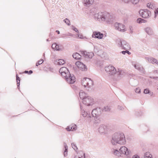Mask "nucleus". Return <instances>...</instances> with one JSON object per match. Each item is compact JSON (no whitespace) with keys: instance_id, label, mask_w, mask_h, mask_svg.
Listing matches in <instances>:
<instances>
[{"instance_id":"obj_1","label":"nucleus","mask_w":158,"mask_h":158,"mask_svg":"<svg viewBox=\"0 0 158 158\" xmlns=\"http://www.w3.org/2000/svg\"><path fill=\"white\" fill-rule=\"evenodd\" d=\"M111 142L113 145H116L117 144H125L126 140L124 133L121 132L114 133L112 135Z\"/></svg>"},{"instance_id":"obj_2","label":"nucleus","mask_w":158,"mask_h":158,"mask_svg":"<svg viewBox=\"0 0 158 158\" xmlns=\"http://www.w3.org/2000/svg\"><path fill=\"white\" fill-rule=\"evenodd\" d=\"M106 74L110 78H112L114 77H117L123 75L124 72L120 70H105Z\"/></svg>"},{"instance_id":"obj_3","label":"nucleus","mask_w":158,"mask_h":158,"mask_svg":"<svg viewBox=\"0 0 158 158\" xmlns=\"http://www.w3.org/2000/svg\"><path fill=\"white\" fill-rule=\"evenodd\" d=\"M101 111L100 108H96L93 110L92 111V115L93 117L95 118L94 123H99L101 120L100 115Z\"/></svg>"},{"instance_id":"obj_4","label":"nucleus","mask_w":158,"mask_h":158,"mask_svg":"<svg viewBox=\"0 0 158 158\" xmlns=\"http://www.w3.org/2000/svg\"><path fill=\"white\" fill-rule=\"evenodd\" d=\"M81 83L82 85L88 90L93 85V81L88 78H84L81 81Z\"/></svg>"},{"instance_id":"obj_5","label":"nucleus","mask_w":158,"mask_h":158,"mask_svg":"<svg viewBox=\"0 0 158 158\" xmlns=\"http://www.w3.org/2000/svg\"><path fill=\"white\" fill-rule=\"evenodd\" d=\"M100 18L102 19V22L106 21L109 22L112 18V16L110 14L104 12H100Z\"/></svg>"},{"instance_id":"obj_6","label":"nucleus","mask_w":158,"mask_h":158,"mask_svg":"<svg viewBox=\"0 0 158 158\" xmlns=\"http://www.w3.org/2000/svg\"><path fill=\"white\" fill-rule=\"evenodd\" d=\"M83 103L87 106L92 105L94 103V100L90 96H87L83 98Z\"/></svg>"},{"instance_id":"obj_7","label":"nucleus","mask_w":158,"mask_h":158,"mask_svg":"<svg viewBox=\"0 0 158 158\" xmlns=\"http://www.w3.org/2000/svg\"><path fill=\"white\" fill-rule=\"evenodd\" d=\"M139 14L143 18H148L151 15L150 11L147 9L141 10L139 11Z\"/></svg>"},{"instance_id":"obj_8","label":"nucleus","mask_w":158,"mask_h":158,"mask_svg":"<svg viewBox=\"0 0 158 158\" xmlns=\"http://www.w3.org/2000/svg\"><path fill=\"white\" fill-rule=\"evenodd\" d=\"M109 129L107 126L105 125H101L98 128V131L101 135H104L107 134L108 131Z\"/></svg>"},{"instance_id":"obj_9","label":"nucleus","mask_w":158,"mask_h":158,"mask_svg":"<svg viewBox=\"0 0 158 158\" xmlns=\"http://www.w3.org/2000/svg\"><path fill=\"white\" fill-rule=\"evenodd\" d=\"M115 29L121 32H124L126 31L125 26L122 24L116 23L114 24Z\"/></svg>"},{"instance_id":"obj_10","label":"nucleus","mask_w":158,"mask_h":158,"mask_svg":"<svg viewBox=\"0 0 158 158\" xmlns=\"http://www.w3.org/2000/svg\"><path fill=\"white\" fill-rule=\"evenodd\" d=\"M119 151L121 153V155L123 154L126 156H128L130 155L131 154L130 151L124 146L121 147L119 149Z\"/></svg>"},{"instance_id":"obj_11","label":"nucleus","mask_w":158,"mask_h":158,"mask_svg":"<svg viewBox=\"0 0 158 158\" xmlns=\"http://www.w3.org/2000/svg\"><path fill=\"white\" fill-rule=\"evenodd\" d=\"M103 34L99 32L96 31H94L93 33L92 36L93 38L102 39L103 36Z\"/></svg>"},{"instance_id":"obj_12","label":"nucleus","mask_w":158,"mask_h":158,"mask_svg":"<svg viewBox=\"0 0 158 158\" xmlns=\"http://www.w3.org/2000/svg\"><path fill=\"white\" fill-rule=\"evenodd\" d=\"M81 54L86 58L91 59L94 56V54L92 52H87L86 51L81 52Z\"/></svg>"},{"instance_id":"obj_13","label":"nucleus","mask_w":158,"mask_h":158,"mask_svg":"<svg viewBox=\"0 0 158 158\" xmlns=\"http://www.w3.org/2000/svg\"><path fill=\"white\" fill-rule=\"evenodd\" d=\"M145 58L148 63L158 65V60L152 57H146Z\"/></svg>"},{"instance_id":"obj_14","label":"nucleus","mask_w":158,"mask_h":158,"mask_svg":"<svg viewBox=\"0 0 158 158\" xmlns=\"http://www.w3.org/2000/svg\"><path fill=\"white\" fill-rule=\"evenodd\" d=\"M67 82L70 84H73L75 81V77L73 75L70 74L69 76L66 78Z\"/></svg>"},{"instance_id":"obj_15","label":"nucleus","mask_w":158,"mask_h":158,"mask_svg":"<svg viewBox=\"0 0 158 158\" xmlns=\"http://www.w3.org/2000/svg\"><path fill=\"white\" fill-rule=\"evenodd\" d=\"M59 72L61 73L63 77H64L65 79L70 74L69 70H65L64 71H63V70H59Z\"/></svg>"},{"instance_id":"obj_16","label":"nucleus","mask_w":158,"mask_h":158,"mask_svg":"<svg viewBox=\"0 0 158 158\" xmlns=\"http://www.w3.org/2000/svg\"><path fill=\"white\" fill-rule=\"evenodd\" d=\"M75 65L79 69H87L86 66L81 62L79 61L76 62L75 63Z\"/></svg>"},{"instance_id":"obj_17","label":"nucleus","mask_w":158,"mask_h":158,"mask_svg":"<svg viewBox=\"0 0 158 158\" xmlns=\"http://www.w3.org/2000/svg\"><path fill=\"white\" fill-rule=\"evenodd\" d=\"M122 46L121 48L124 50H128L130 49V46L129 44L125 41H123Z\"/></svg>"},{"instance_id":"obj_18","label":"nucleus","mask_w":158,"mask_h":158,"mask_svg":"<svg viewBox=\"0 0 158 158\" xmlns=\"http://www.w3.org/2000/svg\"><path fill=\"white\" fill-rule=\"evenodd\" d=\"M111 152L113 155L119 157L121 156V153L120 151H119L118 149H115L114 148L112 149L111 150Z\"/></svg>"},{"instance_id":"obj_19","label":"nucleus","mask_w":158,"mask_h":158,"mask_svg":"<svg viewBox=\"0 0 158 158\" xmlns=\"http://www.w3.org/2000/svg\"><path fill=\"white\" fill-rule=\"evenodd\" d=\"M81 113L82 115L84 117H87L89 121L90 122L92 121L91 117L90 114H88L87 112L84 110L82 111Z\"/></svg>"},{"instance_id":"obj_20","label":"nucleus","mask_w":158,"mask_h":158,"mask_svg":"<svg viewBox=\"0 0 158 158\" xmlns=\"http://www.w3.org/2000/svg\"><path fill=\"white\" fill-rule=\"evenodd\" d=\"M66 129L68 131H74L76 130L77 129V126L76 125H72L68 126L66 128Z\"/></svg>"},{"instance_id":"obj_21","label":"nucleus","mask_w":158,"mask_h":158,"mask_svg":"<svg viewBox=\"0 0 158 158\" xmlns=\"http://www.w3.org/2000/svg\"><path fill=\"white\" fill-rule=\"evenodd\" d=\"M94 0H83V2L85 5L89 6L93 3Z\"/></svg>"},{"instance_id":"obj_22","label":"nucleus","mask_w":158,"mask_h":158,"mask_svg":"<svg viewBox=\"0 0 158 158\" xmlns=\"http://www.w3.org/2000/svg\"><path fill=\"white\" fill-rule=\"evenodd\" d=\"M94 18L95 19L98 20L100 22H102V19L101 18H100V12L94 14Z\"/></svg>"},{"instance_id":"obj_23","label":"nucleus","mask_w":158,"mask_h":158,"mask_svg":"<svg viewBox=\"0 0 158 158\" xmlns=\"http://www.w3.org/2000/svg\"><path fill=\"white\" fill-rule=\"evenodd\" d=\"M145 31L149 35H152L153 32L152 29L150 27H147L145 29Z\"/></svg>"},{"instance_id":"obj_24","label":"nucleus","mask_w":158,"mask_h":158,"mask_svg":"<svg viewBox=\"0 0 158 158\" xmlns=\"http://www.w3.org/2000/svg\"><path fill=\"white\" fill-rule=\"evenodd\" d=\"M52 49L56 51H60L61 50V49L59 48V45L56 43L53 44H52Z\"/></svg>"},{"instance_id":"obj_25","label":"nucleus","mask_w":158,"mask_h":158,"mask_svg":"<svg viewBox=\"0 0 158 158\" xmlns=\"http://www.w3.org/2000/svg\"><path fill=\"white\" fill-rule=\"evenodd\" d=\"M103 65L102 62L99 60H97L95 63V66L99 68H102Z\"/></svg>"},{"instance_id":"obj_26","label":"nucleus","mask_w":158,"mask_h":158,"mask_svg":"<svg viewBox=\"0 0 158 158\" xmlns=\"http://www.w3.org/2000/svg\"><path fill=\"white\" fill-rule=\"evenodd\" d=\"M79 96L80 98L83 100V98L86 97V95L85 93L82 90H81L79 92Z\"/></svg>"},{"instance_id":"obj_27","label":"nucleus","mask_w":158,"mask_h":158,"mask_svg":"<svg viewBox=\"0 0 158 158\" xmlns=\"http://www.w3.org/2000/svg\"><path fill=\"white\" fill-rule=\"evenodd\" d=\"M73 56L75 59L79 60L81 58V56L79 53L76 52L73 53Z\"/></svg>"},{"instance_id":"obj_28","label":"nucleus","mask_w":158,"mask_h":158,"mask_svg":"<svg viewBox=\"0 0 158 158\" xmlns=\"http://www.w3.org/2000/svg\"><path fill=\"white\" fill-rule=\"evenodd\" d=\"M57 62V64L59 65H62L64 64L65 63V61L61 59L58 60Z\"/></svg>"},{"instance_id":"obj_29","label":"nucleus","mask_w":158,"mask_h":158,"mask_svg":"<svg viewBox=\"0 0 158 158\" xmlns=\"http://www.w3.org/2000/svg\"><path fill=\"white\" fill-rule=\"evenodd\" d=\"M122 42L123 41H122L121 40L119 39H117L116 40V43L118 47L120 48H121V46H122Z\"/></svg>"},{"instance_id":"obj_30","label":"nucleus","mask_w":158,"mask_h":158,"mask_svg":"<svg viewBox=\"0 0 158 158\" xmlns=\"http://www.w3.org/2000/svg\"><path fill=\"white\" fill-rule=\"evenodd\" d=\"M64 148H65V150L64 152V156H67V152H68V147L67 144L65 143H64Z\"/></svg>"},{"instance_id":"obj_31","label":"nucleus","mask_w":158,"mask_h":158,"mask_svg":"<svg viewBox=\"0 0 158 158\" xmlns=\"http://www.w3.org/2000/svg\"><path fill=\"white\" fill-rule=\"evenodd\" d=\"M147 6L149 8L152 9H153L154 7L153 3L152 2L148 3L147 4Z\"/></svg>"},{"instance_id":"obj_32","label":"nucleus","mask_w":158,"mask_h":158,"mask_svg":"<svg viewBox=\"0 0 158 158\" xmlns=\"http://www.w3.org/2000/svg\"><path fill=\"white\" fill-rule=\"evenodd\" d=\"M105 69H115V68L112 65L110 64L106 66Z\"/></svg>"},{"instance_id":"obj_33","label":"nucleus","mask_w":158,"mask_h":158,"mask_svg":"<svg viewBox=\"0 0 158 158\" xmlns=\"http://www.w3.org/2000/svg\"><path fill=\"white\" fill-rule=\"evenodd\" d=\"M16 80H17V85L18 87L19 86V83H20V78L19 77L18 75L17 74H16Z\"/></svg>"},{"instance_id":"obj_34","label":"nucleus","mask_w":158,"mask_h":158,"mask_svg":"<svg viewBox=\"0 0 158 158\" xmlns=\"http://www.w3.org/2000/svg\"><path fill=\"white\" fill-rule=\"evenodd\" d=\"M110 110V108L108 106H104V108L103 109V110L106 111H109Z\"/></svg>"},{"instance_id":"obj_35","label":"nucleus","mask_w":158,"mask_h":158,"mask_svg":"<svg viewBox=\"0 0 158 158\" xmlns=\"http://www.w3.org/2000/svg\"><path fill=\"white\" fill-rule=\"evenodd\" d=\"M64 21L68 25H70V21L68 19L66 18L64 20Z\"/></svg>"},{"instance_id":"obj_36","label":"nucleus","mask_w":158,"mask_h":158,"mask_svg":"<svg viewBox=\"0 0 158 158\" xmlns=\"http://www.w3.org/2000/svg\"><path fill=\"white\" fill-rule=\"evenodd\" d=\"M71 145L72 148L74 150H77V149L76 145L74 143H72Z\"/></svg>"},{"instance_id":"obj_37","label":"nucleus","mask_w":158,"mask_h":158,"mask_svg":"<svg viewBox=\"0 0 158 158\" xmlns=\"http://www.w3.org/2000/svg\"><path fill=\"white\" fill-rule=\"evenodd\" d=\"M131 1L132 3L135 4L139 2V0H131Z\"/></svg>"},{"instance_id":"obj_38","label":"nucleus","mask_w":158,"mask_h":158,"mask_svg":"<svg viewBox=\"0 0 158 158\" xmlns=\"http://www.w3.org/2000/svg\"><path fill=\"white\" fill-rule=\"evenodd\" d=\"M140 89L139 88H137L135 89V92L136 93H140Z\"/></svg>"},{"instance_id":"obj_39","label":"nucleus","mask_w":158,"mask_h":158,"mask_svg":"<svg viewBox=\"0 0 158 158\" xmlns=\"http://www.w3.org/2000/svg\"><path fill=\"white\" fill-rule=\"evenodd\" d=\"M81 154L83 155L81 156V157H77L75 156L74 158H85V153L83 152H82Z\"/></svg>"},{"instance_id":"obj_40","label":"nucleus","mask_w":158,"mask_h":158,"mask_svg":"<svg viewBox=\"0 0 158 158\" xmlns=\"http://www.w3.org/2000/svg\"><path fill=\"white\" fill-rule=\"evenodd\" d=\"M144 93L145 94H148L150 93V90L148 89H145L144 91Z\"/></svg>"},{"instance_id":"obj_41","label":"nucleus","mask_w":158,"mask_h":158,"mask_svg":"<svg viewBox=\"0 0 158 158\" xmlns=\"http://www.w3.org/2000/svg\"><path fill=\"white\" fill-rule=\"evenodd\" d=\"M134 67L136 69H140L141 68L139 67V65L134 64Z\"/></svg>"},{"instance_id":"obj_42","label":"nucleus","mask_w":158,"mask_h":158,"mask_svg":"<svg viewBox=\"0 0 158 158\" xmlns=\"http://www.w3.org/2000/svg\"><path fill=\"white\" fill-rule=\"evenodd\" d=\"M122 2L125 3H127L129 2H131V0H122Z\"/></svg>"},{"instance_id":"obj_43","label":"nucleus","mask_w":158,"mask_h":158,"mask_svg":"<svg viewBox=\"0 0 158 158\" xmlns=\"http://www.w3.org/2000/svg\"><path fill=\"white\" fill-rule=\"evenodd\" d=\"M155 18H156V16L158 15V8H157L155 11Z\"/></svg>"},{"instance_id":"obj_44","label":"nucleus","mask_w":158,"mask_h":158,"mask_svg":"<svg viewBox=\"0 0 158 158\" xmlns=\"http://www.w3.org/2000/svg\"><path fill=\"white\" fill-rule=\"evenodd\" d=\"M142 19L139 18L137 19V22L138 23H142Z\"/></svg>"},{"instance_id":"obj_45","label":"nucleus","mask_w":158,"mask_h":158,"mask_svg":"<svg viewBox=\"0 0 158 158\" xmlns=\"http://www.w3.org/2000/svg\"><path fill=\"white\" fill-rule=\"evenodd\" d=\"M118 109L121 110H123L124 108L122 106H118Z\"/></svg>"},{"instance_id":"obj_46","label":"nucleus","mask_w":158,"mask_h":158,"mask_svg":"<svg viewBox=\"0 0 158 158\" xmlns=\"http://www.w3.org/2000/svg\"><path fill=\"white\" fill-rule=\"evenodd\" d=\"M43 62V60H41L38 61V64H41Z\"/></svg>"},{"instance_id":"obj_47","label":"nucleus","mask_w":158,"mask_h":158,"mask_svg":"<svg viewBox=\"0 0 158 158\" xmlns=\"http://www.w3.org/2000/svg\"><path fill=\"white\" fill-rule=\"evenodd\" d=\"M73 29L74 31H75L76 32H79L77 30V29L75 27H74L73 28Z\"/></svg>"},{"instance_id":"obj_48","label":"nucleus","mask_w":158,"mask_h":158,"mask_svg":"<svg viewBox=\"0 0 158 158\" xmlns=\"http://www.w3.org/2000/svg\"><path fill=\"white\" fill-rule=\"evenodd\" d=\"M94 52H96L97 51V52L98 51L97 48L96 47H95V46L94 47Z\"/></svg>"},{"instance_id":"obj_49","label":"nucleus","mask_w":158,"mask_h":158,"mask_svg":"<svg viewBox=\"0 0 158 158\" xmlns=\"http://www.w3.org/2000/svg\"><path fill=\"white\" fill-rule=\"evenodd\" d=\"M132 158H139V157L137 155H135L133 156Z\"/></svg>"},{"instance_id":"obj_50","label":"nucleus","mask_w":158,"mask_h":158,"mask_svg":"<svg viewBox=\"0 0 158 158\" xmlns=\"http://www.w3.org/2000/svg\"><path fill=\"white\" fill-rule=\"evenodd\" d=\"M78 37L80 39H83V36L81 35H78Z\"/></svg>"},{"instance_id":"obj_51","label":"nucleus","mask_w":158,"mask_h":158,"mask_svg":"<svg viewBox=\"0 0 158 158\" xmlns=\"http://www.w3.org/2000/svg\"><path fill=\"white\" fill-rule=\"evenodd\" d=\"M150 77L158 80V77Z\"/></svg>"},{"instance_id":"obj_52","label":"nucleus","mask_w":158,"mask_h":158,"mask_svg":"<svg viewBox=\"0 0 158 158\" xmlns=\"http://www.w3.org/2000/svg\"><path fill=\"white\" fill-rule=\"evenodd\" d=\"M125 52H126V53H127V54H131V52H130L128 51V50H126L125 51Z\"/></svg>"},{"instance_id":"obj_53","label":"nucleus","mask_w":158,"mask_h":158,"mask_svg":"<svg viewBox=\"0 0 158 158\" xmlns=\"http://www.w3.org/2000/svg\"><path fill=\"white\" fill-rule=\"evenodd\" d=\"M121 53L123 54H125V53H126V52H125V51H122L121 52Z\"/></svg>"},{"instance_id":"obj_54","label":"nucleus","mask_w":158,"mask_h":158,"mask_svg":"<svg viewBox=\"0 0 158 158\" xmlns=\"http://www.w3.org/2000/svg\"><path fill=\"white\" fill-rule=\"evenodd\" d=\"M142 23H144L146 22V20L143 19H142Z\"/></svg>"},{"instance_id":"obj_55","label":"nucleus","mask_w":158,"mask_h":158,"mask_svg":"<svg viewBox=\"0 0 158 158\" xmlns=\"http://www.w3.org/2000/svg\"><path fill=\"white\" fill-rule=\"evenodd\" d=\"M149 94L151 96H152L153 95V94L152 92H150V93H149Z\"/></svg>"},{"instance_id":"obj_56","label":"nucleus","mask_w":158,"mask_h":158,"mask_svg":"<svg viewBox=\"0 0 158 158\" xmlns=\"http://www.w3.org/2000/svg\"><path fill=\"white\" fill-rule=\"evenodd\" d=\"M33 73V72L32 70H30L29 72V74H31L32 73Z\"/></svg>"},{"instance_id":"obj_57","label":"nucleus","mask_w":158,"mask_h":158,"mask_svg":"<svg viewBox=\"0 0 158 158\" xmlns=\"http://www.w3.org/2000/svg\"><path fill=\"white\" fill-rule=\"evenodd\" d=\"M56 32H57V33H58V34H60V31H59L56 30Z\"/></svg>"},{"instance_id":"obj_58","label":"nucleus","mask_w":158,"mask_h":158,"mask_svg":"<svg viewBox=\"0 0 158 158\" xmlns=\"http://www.w3.org/2000/svg\"><path fill=\"white\" fill-rule=\"evenodd\" d=\"M28 72V71H25L24 72V73H27Z\"/></svg>"},{"instance_id":"obj_59","label":"nucleus","mask_w":158,"mask_h":158,"mask_svg":"<svg viewBox=\"0 0 158 158\" xmlns=\"http://www.w3.org/2000/svg\"><path fill=\"white\" fill-rule=\"evenodd\" d=\"M39 64H38V62L37 63H36V66H38Z\"/></svg>"},{"instance_id":"obj_60","label":"nucleus","mask_w":158,"mask_h":158,"mask_svg":"<svg viewBox=\"0 0 158 158\" xmlns=\"http://www.w3.org/2000/svg\"><path fill=\"white\" fill-rule=\"evenodd\" d=\"M69 36H73V35L71 34H70L69 35Z\"/></svg>"},{"instance_id":"obj_61","label":"nucleus","mask_w":158,"mask_h":158,"mask_svg":"<svg viewBox=\"0 0 158 158\" xmlns=\"http://www.w3.org/2000/svg\"><path fill=\"white\" fill-rule=\"evenodd\" d=\"M155 72H156V73H157V70H156Z\"/></svg>"},{"instance_id":"obj_62","label":"nucleus","mask_w":158,"mask_h":158,"mask_svg":"<svg viewBox=\"0 0 158 158\" xmlns=\"http://www.w3.org/2000/svg\"><path fill=\"white\" fill-rule=\"evenodd\" d=\"M131 33H132V31H131Z\"/></svg>"},{"instance_id":"obj_63","label":"nucleus","mask_w":158,"mask_h":158,"mask_svg":"<svg viewBox=\"0 0 158 158\" xmlns=\"http://www.w3.org/2000/svg\"><path fill=\"white\" fill-rule=\"evenodd\" d=\"M62 68H63V67L61 68H60V69H61Z\"/></svg>"}]
</instances>
